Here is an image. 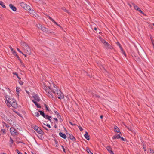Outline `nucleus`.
Here are the masks:
<instances>
[{
	"instance_id": "f257e3e1",
	"label": "nucleus",
	"mask_w": 154,
	"mask_h": 154,
	"mask_svg": "<svg viewBox=\"0 0 154 154\" xmlns=\"http://www.w3.org/2000/svg\"><path fill=\"white\" fill-rule=\"evenodd\" d=\"M53 85V88L48 86V88L47 87H44V91L43 92L49 97L53 98L52 94L50 92L51 91L54 94L57 95L58 98L60 99H63L64 98V96L59 88L55 85Z\"/></svg>"
},
{
	"instance_id": "f03ea898",
	"label": "nucleus",
	"mask_w": 154,
	"mask_h": 154,
	"mask_svg": "<svg viewBox=\"0 0 154 154\" xmlns=\"http://www.w3.org/2000/svg\"><path fill=\"white\" fill-rule=\"evenodd\" d=\"M20 44L25 52L28 54L30 55L31 53V51L28 44L23 41L21 42Z\"/></svg>"
},
{
	"instance_id": "7ed1b4c3",
	"label": "nucleus",
	"mask_w": 154,
	"mask_h": 154,
	"mask_svg": "<svg viewBox=\"0 0 154 154\" xmlns=\"http://www.w3.org/2000/svg\"><path fill=\"white\" fill-rule=\"evenodd\" d=\"M33 128L38 133L41 134H44V132L38 126L35 125L33 126Z\"/></svg>"
},
{
	"instance_id": "20e7f679",
	"label": "nucleus",
	"mask_w": 154,
	"mask_h": 154,
	"mask_svg": "<svg viewBox=\"0 0 154 154\" xmlns=\"http://www.w3.org/2000/svg\"><path fill=\"white\" fill-rule=\"evenodd\" d=\"M20 5L21 7L23 8L24 9L27 11H28L30 9V7L29 6L27 5L26 3L24 2H22L20 3Z\"/></svg>"
},
{
	"instance_id": "39448f33",
	"label": "nucleus",
	"mask_w": 154,
	"mask_h": 154,
	"mask_svg": "<svg viewBox=\"0 0 154 154\" xmlns=\"http://www.w3.org/2000/svg\"><path fill=\"white\" fill-rule=\"evenodd\" d=\"M10 131L11 134L13 136L17 135L19 134L18 132L13 128H10Z\"/></svg>"
},
{
	"instance_id": "423d86ee",
	"label": "nucleus",
	"mask_w": 154,
	"mask_h": 154,
	"mask_svg": "<svg viewBox=\"0 0 154 154\" xmlns=\"http://www.w3.org/2000/svg\"><path fill=\"white\" fill-rule=\"evenodd\" d=\"M8 102H6V104L8 107H10V105L13 103L14 101H15V100L13 98H10V99H7Z\"/></svg>"
},
{
	"instance_id": "0eeeda50",
	"label": "nucleus",
	"mask_w": 154,
	"mask_h": 154,
	"mask_svg": "<svg viewBox=\"0 0 154 154\" xmlns=\"http://www.w3.org/2000/svg\"><path fill=\"white\" fill-rule=\"evenodd\" d=\"M105 48L107 49H112L113 47L107 42L104 45Z\"/></svg>"
},
{
	"instance_id": "6e6552de",
	"label": "nucleus",
	"mask_w": 154,
	"mask_h": 154,
	"mask_svg": "<svg viewBox=\"0 0 154 154\" xmlns=\"http://www.w3.org/2000/svg\"><path fill=\"white\" fill-rule=\"evenodd\" d=\"M33 97L36 101L39 102L40 100V99L38 96L36 94H35L33 96Z\"/></svg>"
},
{
	"instance_id": "1a4fd4ad",
	"label": "nucleus",
	"mask_w": 154,
	"mask_h": 154,
	"mask_svg": "<svg viewBox=\"0 0 154 154\" xmlns=\"http://www.w3.org/2000/svg\"><path fill=\"white\" fill-rule=\"evenodd\" d=\"M11 106L12 107L14 108H17V104L16 102V100H15V101H14L13 103H12L10 105V106Z\"/></svg>"
},
{
	"instance_id": "9d476101",
	"label": "nucleus",
	"mask_w": 154,
	"mask_h": 154,
	"mask_svg": "<svg viewBox=\"0 0 154 154\" xmlns=\"http://www.w3.org/2000/svg\"><path fill=\"white\" fill-rule=\"evenodd\" d=\"M9 6L10 7V8L14 11H16L17 10V8L16 7L14 6L12 4H10L9 5Z\"/></svg>"
},
{
	"instance_id": "9b49d317",
	"label": "nucleus",
	"mask_w": 154,
	"mask_h": 154,
	"mask_svg": "<svg viewBox=\"0 0 154 154\" xmlns=\"http://www.w3.org/2000/svg\"><path fill=\"white\" fill-rule=\"evenodd\" d=\"M32 101L35 104V105L36 106L37 108H41V107L40 106V105L38 104L36 101H35L34 100H32Z\"/></svg>"
},
{
	"instance_id": "f8f14e48",
	"label": "nucleus",
	"mask_w": 154,
	"mask_h": 154,
	"mask_svg": "<svg viewBox=\"0 0 154 154\" xmlns=\"http://www.w3.org/2000/svg\"><path fill=\"white\" fill-rule=\"evenodd\" d=\"M59 135L61 137L64 139L66 138V135L65 134H63L61 132L59 133Z\"/></svg>"
},
{
	"instance_id": "ddd939ff",
	"label": "nucleus",
	"mask_w": 154,
	"mask_h": 154,
	"mask_svg": "<svg viewBox=\"0 0 154 154\" xmlns=\"http://www.w3.org/2000/svg\"><path fill=\"white\" fill-rule=\"evenodd\" d=\"M84 137L87 140H89V136L87 132L86 131L84 135Z\"/></svg>"
},
{
	"instance_id": "4468645a",
	"label": "nucleus",
	"mask_w": 154,
	"mask_h": 154,
	"mask_svg": "<svg viewBox=\"0 0 154 154\" xmlns=\"http://www.w3.org/2000/svg\"><path fill=\"white\" fill-rule=\"evenodd\" d=\"M41 30L44 31L45 32H48V28H45V27L42 26V28H41Z\"/></svg>"
},
{
	"instance_id": "2eb2a0df",
	"label": "nucleus",
	"mask_w": 154,
	"mask_h": 154,
	"mask_svg": "<svg viewBox=\"0 0 154 154\" xmlns=\"http://www.w3.org/2000/svg\"><path fill=\"white\" fill-rule=\"evenodd\" d=\"M121 138V136L119 134H116V135H114L112 137V139H119V138Z\"/></svg>"
},
{
	"instance_id": "dca6fc26",
	"label": "nucleus",
	"mask_w": 154,
	"mask_h": 154,
	"mask_svg": "<svg viewBox=\"0 0 154 154\" xmlns=\"http://www.w3.org/2000/svg\"><path fill=\"white\" fill-rule=\"evenodd\" d=\"M13 142H14L13 140V139H12L11 137H10V140H9V143H10L9 145H10V147H12V144H13Z\"/></svg>"
},
{
	"instance_id": "f3484780",
	"label": "nucleus",
	"mask_w": 154,
	"mask_h": 154,
	"mask_svg": "<svg viewBox=\"0 0 154 154\" xmlns=\"http://www.w3.org/2000/svg\"><path fill=\"white\" fill-rule=\"evenodd\" d=\"M114 131L116 132L119 133V132L120 130L119 128L116 126H115L114 128Z\"/></svg>"
},
{
	"instance_id": "a211bd4d",
	"label": "nucleus",
	"mask_w": 154,
	"mask_h": 154,
	"mask_svg": "<svg viewBox=\"0 0 154 154\" xmlns=\"http://www.w3.org/2000/svg\"><path fill=\"white\" fill-rule=\"evenodd\" d=\"M134 59L137 62H140V58L135 55H134Z\"/></svg>"
},
{
	"instance_id": "6ab92c4d",
	"label": "nucleus",
	"mask_w": 154,
	"mask_h": 154,
	"mask_svg": "<svg viewBox=\"0 0 154 154\" xmlns=\"http://www.w3.org/2000/svg\"><path fill=\"white\" fill-rule=\"evenodd\" d=\"M69 138L70 139L72 140L73 141L75 140V138L72 135H70L69 134Z\"/></svg>"
},
{
	"instance_id": "aec40b11",
	"label": "nucleus",
	"mask_w": 154,
	"mask_h": 154,
	"mask_svg": "<svg viewBox=\"0 0 154 154\" xmlns=\"http://www.w3.org/2000/svg\"><path fill=\"white\" fill-rule=\"evenodd\" d=\"M28 11H29V13L31 14H32V15H34V13H35V11H34L32 9H31V8H30V9Z\"/></svg>"
},
{
	"instance_id": "412c9836",
	"label": "nucleus",
	"mask_w": 154,
	"mask_h": 154,
	"mask_svg": "<svg viewBox=\"0 0 154 154\" xmlns=\"http://www.w3.org/2000/svg\"><path fill=\"white\" fill-rule=\"evenodd\" d=\"M38 111L40 112V115H41L44 118H45V115L44 112L43 111L41 110H39Z\"/></svg>"
},
{
	"instance_id": "4be33fe9",
	"label": "nucleus",
	"mask_w": 154,
	"mask_h": 154,
	"mask_svg": "<svg viewBox=\"0 0 154 154\" xmlns=\"http://www.w3.org/2000/svg\"><path fill=\"white\" fill-rule=\"evenodd\" d=\"M0 5L4 8H6V7L4 5L3 2L2 1H0Z\"/></svg>"
},
{
	"instance_id": "5701e85b",
	"label": "nucleus",
	"mask_w": 154,
	"mask_h": 154,
	"mask_svg": "<svg viewBox=\"0 0 154 154\" xmlns=\"http://www.w3.org/2000/svg\"><path fill=\"white\" fill-rule=\"evenodd\" d=\"M106 148L107 150L109 152L112 151V148L110 146H108L106 147Z\"/></svg>"
},
{
	"instance_id": "b1692460",
	"label": "nucleus",
	"mask_w": 154,
	"mask_h": 154,
	"mask_svg": "<svg viewBox=\"0 0 154 154\" xmlns=\"http://www.w3.org/2000/svg\"><path fill=\"white\" fill-rule=\"evenodd\" d=\"M132 5L134 7V8L137 11L139 9V8L134 4L133 3Z\"/></svg>"
},
{
	"instance_id": "393cba45",
	"label": "nucleus",
	"mask_w": 154,
	"mask_h": 154,
	"mask_svg": "<svg viewBox=\"0 0 154 154\" xmlns=\"http://www.w3.org/2000/svg\"><path fill=\"white\" fill-rule=\"evenodd\" d=\"M51 118V116H49L48 115H46L45 116V118L46 119H48L51 122V120L50 119Z\"/></svg>"
},
{
	"instance_id": "a878e982",
	"label": "nucleus",
	"mask_w": 154,
	"mask_h": 154,
	"mask_svg": "<svg viewBox=\"0 0 154 154\" xmlns=\"http://www.w3.org/2000/svg\"><path fill=\"white\" fill-rule=\"evenodd\" d=\"M9 48L13 54H16V52L14 51V49L12 48V47L11 46H10Z\"/></svg>"
},
{
	"instance_id": "bb28decb",
	"label": "nucleus",
	"mask_w": 154,
	"mask_h": 154,
	"mask_svg": "<svg viewBox=\"0 0 154 154\" xmlns=\"http://www.w3.org/2000/svg\"><path fill=\"white\" fill-rule=\"evenodd\" d=\"M100 40L101 41V42L104 44V45L107 42L104 39L102 38H101L100 39Z\"/></svg>"
},
{
	"instance_id": "cd10ccee",
	"label": "nucleus",
	"mask_w": 154,
	"mask_h": 154,
	"mask_svg": "<svg viewBox=\"0 0 154 154\" xmlns=\"http://www.w3.org/2000/svg\"><path fill=\"white\" fill-rule=\"evenodd\" d=\"M117 45L119 47V48H120L121 51H123V50L122 49V47H121V46L120 45V44L119 42H118L117 43Z\"/></svg>"
},
{
	"instance_id": "c85d7f7f",
	"label": "nucleus",
	"mask_w": 154,
	"mask_h": 154,
	"mask_svg": "<svg viewBox=\"0 0 154 154\" xmlns=\"http://www.w3.org/2000/svg\"><path fill=\"white\" fill-rule=\"evenodd\" d=\"M4 119L8 123H9V122H10L11 121L10 119H8L7 117H5L4 118Z\"/></svg>"
},
{
	"instance_id": "c756f323",
	"label": "nucleus",
	"mask_w": 154,
	"mask_h": 154,
	"mask_svg": "<svg viewBox=\"0 0 154 154\" xmlns=\"http://www.w3.org/2000/svg\"><path fill=\"white\" fill-rule=\"evenodd\" d=\"M5 98L6 99V103L8 102L7 99H10L11 98L9 97V96L8 95H6L5 96Z\"/></svg>"
},
{
	"instance_id": "7c9ffc66",
	"label": "nucleus",
	"mask_w": 154,
	"mask_h": 154,
	"mask_svg": "<svg viewBox=\"0 0 154 154\" xmlns=\"http://www.w3.org/2000/svg\"><path fill=\"white\" fill-rule=\"evenodd\" d=\"M137 11L139 12L140 13L142 14H143L144 15H145V14H144L143 11L139 8V9Z\"/></svg>"
},
{
	"instance_id": "2f4dec72",
	"label": "nucleus",
	"mask_w": 154,
	"mask_h": 154,
	"mask_svg": "<svg viewBox=\"0 0 154 154\" xmlns=\"http://www.w3.org/2000/svg\"><path fill=\"white\" fill-rule=\"evenodd\" d=\"M37 26L38 28L40 29H41V28H42V26L40 24H39L38 25H37Z\"/></svg>"
},
{
	"instance_id": "473e14b6",
	"label": "nucleus",
	"mask_w": 154,
	"mask_h": 154,
	"mask_svg": "<svg viewBox=\"0 0 154 154\" xmlns=\"http://www.w3.org/2000/svg\"><path fill=\"white\" fill-rule=\"evenodd\" d=\"M16 91L17 92H20V88L18 87H17L16 88Z\"/></svg>"
},
{
	"instance_id": "72a5a7b5",
	"label": "nucleus",
	"mask_w": 154,
	"mask_h": 154,
	"mask_svg": "<svg viewBox=\"0 0 154 154\" xmlns=\"http://www.w3.org/2000/svg\"><path fill=\"white\" fill-rule=\"evenodd\" d=\"M45 106V108H46V109L47 111H49V109L48 108V107L46 105V104H44V105Z\"/></svg>"
},
{
	"instance_id": "f704fd0d",
	"label": "nucleus",
	"mask_w": 154,
	"mask_h": 154,
	"mask_svg": "<svg viewBox=\"0 0 154 154\" xmlns=\"http://www.w3.org/2000/svg\"><path fill=\"white\" fill-rule=\"evenodd\" d=\"M149 152L153 154L154 153V151L152 150V149L150 148L149 149Z\"/></svg>"
},
{
	"instance_id": "c9c22d12",
	"label": "nucleus",
	"mask_w": 154,
	"mask_h": 154,
	"mask_svg": "<svg viewBox=\"0 0 154 154\" xmlns=\"http://www.w3.org/2000/svg\"><path fill=\"white\" fill-rule=\"evenodd\" d=\"M86 151L88 153H89L90 152H91V151L90 150L89 148L88 147H87Z\"/></svg>"
},
{
	"instance_id": "e433bc0d",
	"label": "nucleus",
	"mask_w": 154,
	"mask_h": 154,
	"mask_svg": "<svg viewBox=\"0 0 154 154\" xmlns=\"http://www.w3.org/2000/svg\"><path fill=\"white\" fill-rule=\"evenodd\" d=\"M62 9L64 11H65L66 12H67L68 13H69V12L65 8L63 7V8H62Z\"/></svg>"
},
{
	"instance_id": "4c0bfd02",
	"label": "nucleus",
	"mask_w": 154,
	"mask_h": 154,
	"mask_svg": "<svg viewBox=\"0 0 154 154\" xmlns=\"http://www.w3.org/2000/svg\"><path fill=\"white\" fill-rule=\"evenodd\" d=\"M16 56L17 57V58H18L19 60L20 61V62H22V61H21V59L19 57V56L18 55H17V54H16Z\"/></svg>"
},
{
	"instance_id": "58836bf2",
	"label": "nucleus",
	"mask_w": 154,
	"mask_h": 154,
	"mask_svg": "<svg viewBox=\"0 0 154 154\" xmlns=\"http://www.w3.org/2000/svg\"><path fill=\"white\" fill-rule=\"evenodd\" d=\"M35 114L37 117H38L40 115L39 113L38 112H35Z\"/></svg>"
},
{
	"instance_id": "ea45409f",
	"label": "nucleus",
	"mask_w": 154,
	"mask_h": 154,
	"mask_svg": "<svg viewBox=\"0 0 154 154\" xmlns=\"http://www.w3.org/2000/svg\"><path fill=\"white\" fill-rule=\"evenodd\" d=\"M19 83L21 85H23V82L22 81H20L19 82Z\"/></svg>"
},
{
	"instance_id": "a19ab883",
	"label": "nucleus",
	"mask_w": 154,
	"mask_h": 154,
	"mask_svg": "<svg viewBox=\"0 0 154 154\" xmlns=\"http://www.w3.org/2000/svg\"><path fill=\"white\" fill-rule=\"evenodd\" d=\"M78 127L80 131H82L83 130V129H82V128L80 126H78Z\"/></svg>"
},
{
	"instance_id": "79ce46f5",
	"label": "nucleus",
	"mask_w": 154,
	"mask_h": 154,
	"mask_svg": "<svg viewBox=\"0 0 154 154\" xmlns=\"http://www.w3.org/2000/svg\"><path fill=\"white\" fill-rule=\"evenodd\" d=\"M48 18L50 19V20H51L52 21H54V20L50 17L49 16H48Z\"/></svg>"
},
{
	"instance_id": "37998d69",
	"label": "nucleus",
	"mask_w": 154,
	"mask_h": 154,
	"mask_svg": "<svg viewBox=\"0 0 154 154\" xmlns=\"http://www.w3.org/2000/svg\"><path fill=\"white\" fill-rule=\"evenodd\" d=\"M17 49L19 52L22 53L23 54H24L18 48H17Z\"/></svg>"
},
{
	"instance_id": "c03bdc74",
	"label": "nucleus",
	"mask_w": 154,
	"mask_h": 154,
	"mask_svg": "<svg viewBox=\"0 0 154 154\" xmlns=\"http://www.w3.org/2000/svg\"><path fill=\"white\" fill-rule=\"evenodd\" d=\"M69 123L71 125H76V124H73L70 121H69Z\"/></svg>"
},
{
	"instance_id": "a18cd8bd",
	"label": "nucleus",
	"mask_w": 154,
	"mask_h": 154,
	"mask_svg": "<svg viewBox=\"0 0 154 154\" xmlns=\"http://www.w3.org/2000/svg\"><path fill=\"white\" fill-rule=\"evenodd\" d=\"M16 151L18 154H23L22 153L20 152L18 149H17Z\"/></svg>"
},
{
	"instance_id": "49530a36",
	"label": "nucleus",
	"mask_w": 154,
	"mask_h": 154,
	"mask_svg": "<svg viewBox=\"0 0 154 154\" xmlns=\"http://www.w3.org/2000/svg\"><path fill=\"white\" fill-rule=\"evenodd\" d=\"M21 65H22V66L23 67H24V68H26V67H25V65H24V64H23V62H21Z\"/></svg>"
},
{
	"instance_id": "de8ad7c7",
	"label": "nucleus",
	"mask_w": 154,
	"mask_h": 154,
	"mask_svg": "<svg viewBox=\"0 0 154 154\" xmlns=\"http://www.w3.org/2000/svg\"><path fill=\"white\" fill-rule=\"evenodd\" d=\"M53 22H54L55 24H56V25H57L59 26H60L58 25L57 23H56L54 20V21H52Z\"/></svg>"
},
{
	"instance_id": "09e8293b",
	"label": "nucleus",
	"mask_w": 154,
	"mask_h": 154,
	"mask_svg": "<svg viewBox=\"0 0 154 154\" xmlns=\"http://www.w3.org/2000/svg\"><path fill=\"white\" fill-rule=\"evenodd\" d=\"M13 74L16 75L17 77L18 76V74L17 72L13 73Z\"/></svg>"
},
{
	"instance_id": "8fccbe9b",
	"label": "nucleus",
	"mask_w": 154,
	"mask_h": 154,
	"mask_svg": "<svg viewBox=\"0 0 154 154\" xmlns=\"http://www.w3.org/2000/svg\"><path fill=\"white\" fill-rule=\"evenodd\" d=\"M121 138L122 141H124L125 140L122 137H121V138Z\"/></svg>"
},
{
	"instance_id": "3c124183",
	"label": "nucleus",
	"mask_w": 154,
	"mask_h": 154,
	"mask_svg": "<svg viewBox=\"0 0 154 154\" xmlns=\"http://www.w3.org/2000/svg\"><path fill=\"white\" fill-rule=\"evenodd\" d=\"M46 126H47V127H48L49 128H51L50 125L49 124H47L46 125Z\"/></svg>"
},
{
	"instance_id": "603ef678",
	"label": "nucleus",
	"mask_w": 154,
	"mask_h": 154,
	"mask_svg": "<svg viewBox=\"0 0 154 154\" xmlns=\"http://www.w3.org/2000/svg\"><path fill=\"white\" fill-rule=\"evenodd\" d=\"M54 119L57 122L58 121V119H57L56 118H54Z\"/></svg>"
},
{
	"instance_id": "864d4df0",
	"label": "nucleus",
	"mask_w": 154,
	"mask_h": 154,
	"mask_svg": "<svg viewBox=\"0 0 154 154\" xmlns=\"http://www.w3.org/2000/svg\"><path fill=\"white\" fill-rule=\"evenodd\" d=\"M26 93L28 94V95H29V92L26 90Z\"/></svg>"
},
{
	"instance_id": "5fc2aeb1",
	"label": "nucleus",
	"mask_w": 154,
	"mask_h": 154,
	"mask_svg": "<svg viewBox=\"0 0 154 154\" xmlns=\"http://www.w3.org/2000/svg\"><path fill=\"white\" fill-rule=\"evenodd\" d=\"M111 154H114L112 150L109 152Z\"/></svg>"
},
{
	"instance_id": "6e6d98bb",
	"label": "nucleus",
	"mask_w": 154,
	"mask_h": 154,
	"mask_svg": "<svg viewBox=\"0 0 154 154\" xmlns=\"http://www.w3.org/2000/svg\"><path fill=\"white\" fill-rule=\"evenodd\" d=\"M57 117H58L59 116H60V115L58 113L57 114Z\"/></svg>"
},
{
	"instance_id": "4d7b16f0",
	"label": "nucleus",
	"mask_w": 154,
	"mask_h": 154,
	"mask_svg": "<svg viewBox=\"0 0 154 154\" xmlns=\"http://www.w3.org/2000/svg\"><path fill=\"white\" fill-rule=\"evenodd\" d=\"M143 149L144 151H146V148L144 147H143Z\"/></svg>"
},
{
	"instance_id": "13d9d810",
	"label": "nucleus",
	"mask_w": 154,
	"mask_h": 154,
	"mask_svg": "<svg viewBox=\"0 0 154 154\" xmlns=\"http://www.w3.org/2000/svg\"><path fill=\"white\" fill-rule=\"evenodd\" d=\"M94 29L95 30V31H96L97 30V27H94Z\"/></svg>"
},
{
	"instance_id": "bf43d9fd",
	"label": "nucleus",
	"mask_w": 154,
	"mask_h": 154,
	"mask_svg": "<svg viewBox=\"0 0 154 154\" xmlns=\"http://www.w3.org/2000/svg\"><path fill=\"white\" fill-rule=\"evenodd\" d=\"M88 75L90 77H91V76H92V75H90V74H89V75Z\"/></svg>"
},
{
	"instance_id": "052dcab7",
	"label": "nucleus",
	"mask_w": 154,
	"mask_h": 154,
	"mask_svg": "<svg viewBox=\"0 0 154 154\" xmlns=\"http://www.w3.org/2000/svg\"><path fill=\"white\" fill-rule=\"evenodd\" d=\"M103 117V115H101L100 116V118H101V119H102Z\"/></svg>"
},
{
	"instance_id": "680f3d73",
	"label": "nucleus",
	"mask_w": 154,
	"mask_h": 154,
	"mask_svg": "<svg viewBox=\"0 0 154 154\" xmlns=\"http://www.w3.org/2000/svg\"><path fill=\"white\" fill-rule=\"evenodd\" d=\"M54 112H55V114H57L58 113V112L57 111H55Z\"/></svg>"
},
{
	"instance_id": "e2e57ef3",
	"label": "nucleus",
	"mask_w": 154,
	"mask_h": 154,
	"mask_svg": "<svg viewBox=\"0 0 154 154\" xmlns=\"http://www.w3.org/2000/svg\"><path fill=\"white\" fill-rule=\"evenodd\" d=\"M63 151H64V152H65V148H63Z\"/></svg>"
},
{
	"instance_id": "0e129e2a",
	"label": "nucleus",
	"mask_w": 154,
	"mask_h": 154,
	"mask_svg": "<svg viewBox=\"0 0 154 154\" xmlns=\"http://www.w3.org/2000/svg\"><path fill=\"white\" fill-rule=\"evenodd\" d=\"M17 77L18 78V79H19L20 80L21 79V78L19 77L18 76Z\"/></svg>"
},
{
	"instance_id": "69168bd1",
	"label": "nucleus",
	"mask_w": 154,
	"mask_h": 154,
	"mask_svg": "<svg viewBox=\"0 0 154 154\" xmlns=\"http://www.w3.org/2000/svg\"><path fill=\"white\" fill-rule=\"evenodd\" d=\"M1 131H3V133H4V132H5V131H4V130H3L2 129V130H1Z\"/></svg>"
},
{
	"instance_id": "338daca9",
	"label": "nucleus",
	"mask_w": 154,
	"mask_h": 154,
	"mask_svg": "<svg viewBox=\"0 0 154 154\" xmlns=\"http://www.w3.org/2000/svg\"><path fill=\"white\" fill-rule=\"evenodd\" d=\"M23 55L25 56V57H26V55L25 54H24Z\"/></svg>"
},
{
	"instance_id": "774afa93",
	"label": "nucleus",
	"mask_w": 154,
	"mask_h": 154,
	"mask_svg": "<svg viewBox=\"0 0 154 154\" xmlns=\"http://www.w3.org/2000/svg\"><path fill=\"white\" fill-rule=\"evenodd\" d=\"M0 154H7L5 153H1Z\"/></svg>"
}]
</instances>
